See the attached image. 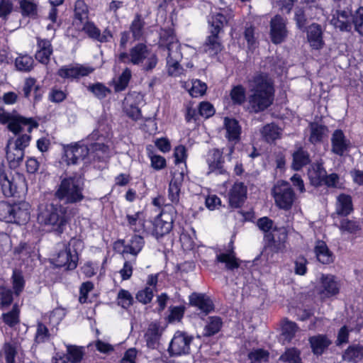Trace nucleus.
<instances>
[{
  "label": "nucleus",
  "mask_w": 363,
  "mask_h": 363,
  "mask_svg": "<svg viewBox=\"0 0 363 363\" xmlns=\"http://www.w3.org/2000/svg\"><path fill=\"white\" fill-rule=\"evenodd\" d=\"M183 180V173H174L168 189V197L173 203H177L179 201V195Z\"/></svg>",
  "instance_id": "bb28decb"
},
{
  "label": "nucleus",
  "mask_w": 363,
  "mask_h": 363,
  "mask_svg": "<svg viewBox=\"0 0 363 363\" xmlns=\"http://www.w3.org/2000/svg\"><path fill=\"white\" fill-rule=\"evenodd\" d=\"M251 94L248 96L249 110L259 113L272 105L274 96V82L266 73L257 72L247 80Z\"/></svg>",
  "instance_id": "f257e3e1"
},
{
  "label": "nucleus",
  "mask_w": 363,
  "mask_h": 363,
  "mask_svg": "<svg viewBox=\"0 0 363 363\" xmlns=\"http://www.w3.org/2000/svg\"><path fill=\"white\" fill-rule=\"evenodd\" d=\"M353 26L355 30L363 35V7L357 9L353 16Z\"/></svg>",
  "instance_id": "774afa93"
},
{
  "label": "nucleus",
  "mask_w": 363,
  "mask_h": 363,
  "mask_svg": "<svg viewBox=\"0 0 363 363\" xmlns=\"http://www.w3.org/2000/svg\"><path fill=\"white\" fill-rule=\"evenodd\" d=\"M223 49V46L220 43L218 34H213L207 38L203 45V50L211 57H214L220 52Z\"/></svg>",
  "instance_id": "c756f323"
},
{
  "label": "nucleus",
  "mask_w": 363,
  "mask_h": 363,
  "mask_svg": "<svg viewBox=\"0 0 363 363\" xmlns=\"http://www.w3.org/2000/svg\"><path fill=\"white\" fill-rule=\"evenodd\" d=\"M230 96L233 104L241 105L246 99L245 89L242 85L235 86L230 91Z\"/></svg>",
  "instance_id": "09e8293b"
},
{
  "label": "nucleus",
  "mask_w": 363,
  "mask_h": 363,
  "mask_svg": "<svg viewBox=\"0 0 363 363\" xmlns=\"http://www.w3.org/2000/svg\"><path fill=\"white\" fill-rule=\"evenodd\" d=\"M94 70V68L89 66L81 64H70L61 67L57 71V74L64 79L73 81L88 76Z\"/></svg>",
  "instance_id": "f8f14e48"
},
{
  "label": "nucleus",
  "mask_w": 363,
  "mask_h": 363,
  "mask_svg": "<svg viewBox=\"0 0 363 363\" xmlns=\"http://www.w3.org/2000/svg\"><path fill=\"white\" fill-rule=\"evenodd\" d=\"M323 30L318 23H312L306 30L307 40L314 50H320L324 46Z\"/></svg>",
  "instance_id": "4be33fe9"
},
{
  "label": "nucleus",
  "mask_w": 363,
  "mask_h": 363,
  "mask_svg": "<svg viewBox=\"0 0 363 363\" xmlns=\"http://www.w3.org/2000/svg\"><path fill=\"white\" fill-rule=\"evenodd\" d=\"M67 359L76 363L82 360L84 352L82 348L74 345H67Z\"/></svg>",
  "instance_id": "5fc2aeb1"
},
{
  "label": "nucleus",
  "mask_w": 363,
  "mask_h": 363,
  "mask_svg": "<svg viewBox=\"0 0 363 363\" xmlns=\"http://www.w3.org/2000/svg\"><path fill=\"white\" fill-rule=\"evenodd\" d=\"M23 15L33 16L37 13V4L33 0H22L20 2Z\"/></svg>",
  "instance_id": "69168bd1"
},
{
  "label": "nucleus",
  "mask_w": 363,
  "mask_h": 363,
  "mask_svg": "<svg viewBox=\"0 0 363 363\" xmlns=\"http://www.w3.org/2000/svg\"><path fill=\"white\" fill-rule=\"evenodd\" d=\"M224 126L226 130V138L229 141H237L240 138L241 127L237 120L234 118H225Z\"/></svg>",
  "instance_id": "2f4dec72"
},
{
  "label": "nucleus",
  "mask_w": 363,
  "mask_h": 363,
  "mask_svg": "<svg viewBox=\"0 0 363 363\" xmlns=\"http://www.w3.org/2000/svg\"><path fill=\"white\" fill-rule=\"evenodd\" d=\"M207 89L205 83L199 79H195L191 82V86L189 90L190 95L193 97H199L203 96Z\"/></svg>",
  "instance_id": "bf43d9fd"
},
{
  "label": "nucleus",
  "mask_w": 363,
  "mask_h": 363,
  "mask_svg": "<svg viewBox=\"0 0 363 363\" xmlns=\"http://www.w3.org/2000/svg\"><path fill=\"white\" fill-rule=\"evenodd\" d=\"M352 1H347L345 4H338L337 9L333 15L330 23L341 31H350L353 26Z\"/></svg>",
  "instance_id": "6e6552de"
},
{
  "label": "nucleus",
  "mask_w": 363,
  "mask_h": 363,
  "mask_svg": "<svg viewBox=\"0 0 363 363\" xmlns=\"http://www.w3.org/2000/svg\"><path fill=\"white\" fill-rule=\"evenodd\" d=\"M88 7L82 0H77L74 5V17L75 21L83 23L88 18Z\"/></svg>",
  "instance_id": "8fccbe9b"
},
{
  "label": "nucleus",
  "mask_w": 363,
  "mask_h": 363,
  "mask_svg": "<svg viewBox=\"0 0 363 363\" xmlns=\"http://www.w3.org/2000/svg\"><path fill=\"white\" fill-rule=\"evenodd\" d=\"M99 267V262L87 261L81 267V271L86 278H90L97 274Z\"/></svg>",
  "instance_id": "13d9d810"
},
{
  "label": "nucleus",
  "mask_w": 363,
  "mask_h": 363,
  "mask_svg": "<svg viewBox=\"0 0 363 363\" xmlns=\"http://www.w3.org/2000/svg\"><path fill=\"white\" fill-rule=\"evenodd\" d=\"M90 150L87 145L76 143L74 145H69L65 147V160L68 164H75L79 160H84L89 156Z\"/></svg>",
  "instance_id": "a211bd4d"
},
{
  "label": "nucleus",
  "mask_w": 363,
  "mask_h": 363,
  "mask_svg": "<svg viewBox=\"0 0 363 363\" xmlns=\"http://www.w3.org/2000/svg\"><path fill=\"white\" fill-rule=\"evenodd\" d=\"M315 253L318 260L323 264H330L333 261V255L328 249L326 243L318 240L315 246Z\"/></svg>",
  "instance_id": "72a5a7b5"
},
{
  "label": "nucleus",
  "mask_w": 363,
  "mask_h": 363,
  "mask_svg": "<svg viewBox=\"0 0 363 363\" xmlns=\"http://www.w3.org/2000/svg\"><path fill=\"white\" fill-rule=\"evenodd\" d=\"M30 140V135L26 133L9 140L6 157L10 168L16 169L20 166L24 157L25 149L28 147Z\"/></svg>",
  "instance_id": "39448f33"
},
{
  "label": "nucleus",
  "mask_w": 363,
  "mask_h": 363,
  "mask_svg": "<svg viewBox=\"0 0 363 363\" xmlns=\"http://www.w3.org/2000/svg\"><path fill=\"white\" fill-rule=\"evenodd\" d=\"M34 65L33 57L27 54L19 55L15 60V66L18 71L30 72Z\"/></svg>",
  "instance_id": "37998d69"
},
{
  "label": "nucleus",
  "mask_w": 363,
  "mask_h": 363,
  "mask_svg": "<svg viewBox=\"0 0 363 363\" xmlns=\"http://www.w3.org/2000/svg\"><path fill=\"white\" fill-rule=\"evenodd\" d=\"M193 337L186 333L177 331L172 338L168 347V352L171 357H178L188 354L190 352V345Z\"/></svg>",
  "instance_id": "1a4fd4ad"
},
{
  "label": "nucleus",
  "mask_w": 363,
  "mask_h": 363,
  "mask_svg": "<svg viewBox=\"0 0 363 363\" xmlns=\"http://www.w3.org/2000/svg\"><path fill=\"white\" fill-rule=\"evenodd\" d=\"M331 151L339 156H342L350 147V141L347 139L341 130H335L331 137Z\"/></svg>",
  "instance_id": "5701e85b"
},
{
  "label": "nucleus",
  "mask_w": 363,
  "mask_h": 363,
  "mask_svg": "<svg viewBox=\"0 0 363 363\" xmlns=\"http://www.w3.org/2000/svg\"><path fill=\"white\" fill-rule=\"evenodd\" d=\"M309 141L313 144L320 143L328 132V128L318 123H311Z\"/></svg>",
  "instance_id": "c9c22d12"
},
{
  "label": "nucleus",
  "mask_w": 363,
  "mask_h": 363,
  "mask_svg": "<svg viewBox=\"0 0 363 363\" xmlns=\"http://www.w3.org/2000/svg\"><path fill=\"white\" fill-rule=\"evenodd\" d=\"M150 51L143 43H138L130 50V52H121L118 60L123 63H131L135 65L143 63Z\"/></svg>",
  "instance_id": "2eb2a0df"
},
{
  "label": "nucleus",
  "mask_w": 363,
  "mask_h": 363,
  "mask_svg": "<svg viewBox=\"0 0 363 363\" xmlns=\"http://www.w3.org/2000/svg\"><path fill=\"white\" fill-rule=\"evenodd\" d=\"M216 261L225 263L228 270L237 269L240 264V261L236 257L235 252L233 250L217 255Z\"/></svg>",
  "instance_id": "f704fd0d"
},
{
  "label": "nucleus",
  "mask_w": 363,
  "mask_h": 363,
  "mask_svg": "<svg viewBox=\"0 0 363 363\" xmlns=\"http://www.w3.org/2000/svg\"><path fill=\"white\" fill-rule=\"evenodd\" d=\"M123 259V266L120 269L119 274L122 280H128L133 274V266L136 263V259L134 257H128Z\"/></svg>",
  "instance_id": "3c124183"
},
{
  "label": "nucleus",
  "mask_w": 363,
  "mask_h": 363,
  "mask_svg": "<svg viewBox=\"0 0 363 363\" xmlns=\"http://www.w3.org/2000/svg\"><path fill=\"white\" fill-rule=\"evenodd\" d=\"M84 182L76 176L62 178L56 187L55 196L60 201L67 204H74L82 201L84 199L83 194Z\"/></svg>",
  "instance_id": "7ed1b4c3"
},
{
  "label": "nucleus",
  "mask_w": 363,
  "mask_h": 363,
  "mask_svg": "<svg viewBox=\"0 0 363 363\" xmlns=\"http://www.w3.org/2000/svg\"><path fill=\"white\" fill-rule=\"evenodd\" d=\"M222 325L223 321L220 317H208L206 320V323L203 329V335L210 337L218 333L220 330Z\"/></svg>",
  "instance_id": "4c0bfd02"
},
{
  "label": "nucleus",
  "mask_w": 363,
  "mask_h": 363,
  "mask_svg": "<svg viewBox=\"0 0 363 363\" xmlns=\"http://www.w3.org/2000/svg\"><path fill=\"white\" fill-rule=\"evenodd\" d=\"M72 216V211L62 204L46 203L40 205L37 220L39 224L61 234Z\"/></svg>",
  "instance_id": "f03ea898"
},
{
  "label": "nucleus",
  "mask_w": 363,
  "mask_h": 363,
  "mask_svg": "<svg viewBox=\"0 0 363 363\" xmlns=\"http://www.w3.org/2000/svg\"><path fill=\"white\" fill-rule=\"evenodd\" d=\"M162 330L160 324L156 322L150 323L144 335L147 347L155 349L159 345Z\"/></svg>",
  "instance_id": "393cba45"
},
{
  "label": "nucleus",
  "mask_w": 363,
  "mask_h": 363,
  "mask_svg": "<svg viewBox=\"0 0 363 363\" xmlns=\"http://www.w3.org/2000/svg\"><path fill=\"white\" fill-rule=\"evenodd\" d=\"M309 342L312 350L315 354H321L330 344V341L325 336L321 335L311 337Z\"/></svg>",
  "instance_id": "58836bf2"
},
{
  "label": "nucleus",
  "mask_w": 363,
  "mask_h": 363,
  "mask_svg": "<svg viewBox=\"0 0 363 363\" xmlns=\"http://www.w3.org/2000/svg\"><path fill=\"white\" fill-rule=\"evenodd\" d=\"M128 227L134 232L141 233L145 230V218L141 211L125 216Z\"/></svg>",
  "instance_id": "7c9ffc66"
},
{
  "label": "nucleus",
  "mask_w": 363,
  "mask_h": 363,
  "mask_svg": "<svg viewBox=\"0 0 363 363\" xmlns=\"http://www.w3.org/2000/svg\"><path fill=\"white\" fill-rule=\"evenodd\" d=\"M326 174V171L322 164L317 163L312 167V169L308 171V177L311 183L313 186H319L323 183V181Z\"/></svg>",
  "instance_id": "ea45409f"
},
{
  "label": "nucleus",
  "mask_w": 363,
  "mask_h": 363,
  "mask_svg": "<svg viewBox=\"0 0 363 363\" xmlns=\"http://www.w3.org/2000/svg\"><path fill=\"white\" fill-rule=\"evenodd\" d=\"M180 48L181 46L178 41L169 43L166 47L168 54L167 57V72L173 77H178L183 72V68L179 64L182 59Z\"/></svg>",
  "instance_id": "9d476101"
},
{
  "label": "nucleus",
  "mask_w": 363,
  "mask_h": 363,
  "mask_svg": "<svg viewBox=\"0 0 363 363\" xmlns=\"http://www.w3.org/2000/svg\"><path fill=\"white\" fill-rule=\"evenodd\" d=\"M145 22L140 15L137 14L132 21L130 30L135 40H139L143 33Z\"/></svg>",
  "instance_id": "de8ad7c7"
},
{
  "label": "nucleus",
  "mask_w": 363,
  "mask_h": 363,
  "mask_svg": "<svg viewBox=\"0 0 363 363\" xmlns=\"http://www.w3.org/2000/svg\"><path fill=\"white\" fill-rule=\"evenodd\" d=\"M31 207L26 201L13 203L0 202V220L18 225L26 224L30 218Z\"/></svg>",
  "instance_id": "20e7f679"
},
{
  "label": "nucleus",
  "mask_w": 363,
  "mask_h": 363,
  "mask_svg": "<svg viewBox=\"0 0 363 363\" xmlns=\"http://www.w3.org/2000/svg\"><path fill=\"white\" fill-rule=\"evenodd\" d=\"M152 147L148 145L146 147L147 154L150 160L151 167L155 170H160L166 167V160L162 156L156 155L152 151Z\"/></svg>",
  "instance_id": "a18cd8bd"
},
{
  "label": "nucleus",
  "mask_w": 363,
  "mask_h": 363,
  "mask_svg": "<svg viewBox=\"0 0 363 363\" xmlns=\"http://www.w3.org/2000/svg\"><path fill=\"white\" fill-rule=\"evenodd\" d=\"M206 162L208 165V174H224L226 173L225 169L223 168L224 160L223 152L220 150H211L207 155Z\"/></svg>",
  "instance_id": "412c9836"
},
{
  "label": "nucleus",
  "mask_w": 363,
  "mask_h": 363,
  "mask_svg": "<svg viewBox=\"0 0 363 363\" xmlns=\"http://www.w3.org/2000/svg\"><path fill=\"white\" fill-rule=\"evenodd\" d=\"M190 304L197 307L201 312L207 314L213 310L212 301L204 294L193 293L189 296Z\"/></svg>",
  "instance_id": "c85d7f7f"
},
{
  "label": "nucleus",
  "mask_w": 363,
  "mask_h": 363,
  "mask_svg": "<svg viewBox=\"0 0 363 363\" xmlns=\"http://www.w3.org/2000/svg\"><path fill=\"white\" fill-rule=\"evenodd\" d=\"M353 211L352 201L350 196L341 194L337 197L336 213L347 216Z\"/></svg>",
  "instance_id": "473e14b6"
},
{
  "label": "nucleus",
  "mask_w": 363,
  "mask_h": 363,
  "mask_svg": "<svg viewBox=\"0 0 363 363\" xmlns=\"http://www.w3.org/2000/svg\"><path fill=\"white\" fill-rule=\"evenodd\" d=\"M340 283L332 274H322L318 292L322 298H330L339 294Z\"/></svg>",
  "instance_id": "f3484780"
},
{
  "label": "nucleus",
  "mask_w": 363,
  "mask_h": 363,
  "mask_svg": "<svg viewBox=\"0 0 363 363\" xmlns=\"http://www.w3.org/2000/svg\"><path fill=\"white\" fill-rule=\"evenodd\" d=\"M288 35L286 19L276 15L270 21V38L274 44H280L285 40Z\"/></svg>",
  "instance_id": "dca6fc26"
},
{
  "label": "nucleus",
  "mask_w": 363,
  "mask_h": 363,
  "mask_svg": "<svg viewBox=\"0 0 363 363\" xmlns=\"http://www.w3.org/2000/svg\"><path fill=\"white\" fill-rule=\"evenodd\" d=\"M323 182L328 187L340 189L342 186L339 175L335 173L325 174Z\"/></svg>",
  "instance_id": "338daca9"
},
{
  "label": "nucleus",
  "mask_w": 363,
  "mask_h": 363,
  "mask_svg": "<svg viewBox=\"0 0 363 363\" xmlns=\"http://www.w3.org/2000/svg\"><path fill=\"white\" fill-rule=\"evenodd\" d=\"M82 30L89 38L101 43L110 42L113 38V33L108 28H106L101 33L93 22L86 21L83 25Z\"/></svg>",
  "instance_id": "6ab92c4d"
},
{
  "label": "nucleus",
  "mask_w": 363,
  "mask_h": 363,
  "mask_svg": "<svg viewBox=\"0 0 363 363\" xmlns=\"http://www.w3.org/2000/svg\"><path fill=\"white\" fill-rule=\"evenodd\" d=\"M24 126H27L26 131L30 133L34 128L38 127V123L32 118L20 117L18 119H12L8 125L10 131L18 135L24 130Z\"/></svg>",
  "instance_id": "cd10ccee"
},
{
  "label": "nucleus",
  "mask_w": 363,
  "mask_h": 363,
  "mask_svg": "<svg viewBox=\"0 0 363 363\" xmlns=\"http://www.w3.org/2000/svg\"><path fill=\"white\" fill-rule=\"evenodd\" d=\"M246 196L247 186L242 182H235L228 194L229 205L232 208H240L245 202Z\"/></svg>",
  "instance_id": "aec40b11"
},
{
  "label": "nucleus",
  "mask_w": 363,
  "mask_h": 363,
  "mask_svg": "<svg viewBox=\"0 0 363 363\" xmlns=\"http://www.w3.org/2000/svg\"><path fill=\"white\" fill-rule=\"evenodd\" d=\"M20 309L17 304H14L11 311L2 314L1 318L4 323L8 326L13 328L20 322Z\"/></svg>",
  "instance_id": "c03bdc74"
},
{
  "label": "nucleus",
  "mask_w": 363,
  "mask_h": 363,
  "mask_svg": "<svg viewBox=\"0 0 363 363\" xmlns=\"http://www.w3.org/2000/svg\"><path fill=\"white\" fill-rule=\"evenodd\" d=\"M144 244V239L142 236H133L130 241L123 246V250L121 253L123 258L126 259L128 257H134L135 259H136V257L142 250Z\"/></svg>",
  "instance_id": "b1692460"
},
{
  "label": "nucleus",
  "mask_w": 363,
  "mask_h": 363,
  "mask_svg": "<svg viewBox=\"0 0 363 363\" xmlns=\"http://www.w3.org/2000/svg\"><path fill=\"white\" fill-rule=\"evenodd\" d=\"M154 292L155 291L152 289V288L145 287L144 289L138 291L135 298L139 302L143 304H147L152 301L154 296Z\"/></svg>",
  "instance_id": "e2e57ef3"
},
{
  "label": "nucleus",
  "mask_w": 363,
  "mask_h": 363,
  "mask_svg": "<svg viewBox=\"0 0 363 363\" xmlns=\"http://www.w3.org/2000/svg\"><path fill=\"white\" fill-rule=\"evenodd\" d=\"M118 304L123 308H128L133 302L131 294L125 289H121L118 294Z\"/></svg>",
  "instance_id": "680f3d73"
},
{
  "label": "nucleus",
  "mask_w": 363,
  "mask_h": 363,
  "mask_svg": "<svg viewBox=\"0 0 363 363\" xmlns=\"http://www.w3.org/2000/svg\"><path fill=\"white\" fill-rule=\"evenodd\" d=\"M90 91L99 99H103L111 92L110 89L101 83H96L88 86Z\"/></svg>",
  "instance_id": "6e6d98bb"
},
{
  "label": "nucleus",
  "mask_w": 363,
  "mask_h": 363,
  "mask_svg": "<svg viewBox=\"0 0 363 363\" xmlns=\"http://www.w3.org/2000/svg\"><path fill=\"white\" fill-rule=\"evenodd\" d=\"M311 162L310 156L306 150L300 147L293 153L292 168L294 170H300L303 167L307 165Z\"/></svg>",
  "instance_id": "e433bc0d"
},
{
  "label": "nucleus",
  "mask_w": 363,
  "mask_h": 363,
  "mask_svg": "<svg viewBox=\"0 0 363 363\" xmlns=\"http://www.w3.org/2000/svg\"><path fill=\"white\" fill-rule=\"evenodd\" d=\"M132 73L129 68H125L118 78L114 82L115 91L119 92L125 90L131 79Z\"/></svg>",
  "instance_id": "49530a36"
},
{
  "label": "nucleus",
  "mask_w": 363,
  "mask_h": 363,
  "mask_svg": "<svg viewBox=\"0 0 363 363\" xmlns=\"http://www.w3.org/2000/svg\"><path fill=\"white\" fill-rule=\"evenodd\" d=\"M261 134L266 141L272 142L280 138L281 129L274 123H269L262 128Z\"/></svg>",
  "instance_id": "79ce46f5"
},
{
  "label": "nucleus",
  "mask_w": 363,
  "mask_h": 363,
  "mask_svg": "<svg viewBox=\"0 0 363 363\" xmlns=\"http://www.w3.org/2000/svg\"><path fill=\"white\" fill-rule=\"evenodd\" d=\"M339 228L341 231L352 234H354L361 230V226L357 221L349 219H342Z\"/></svg>",
  "instance_id": "4d7b16f0"
},
{
  "label": "nucleus",
  "mask_w": 363,
  "mask_h": 363,
  "mask_svg": "<svg viewBox=\"0 0 363 363\" xmlns=\"http://www.w3.org/2000/svg\"><path fill=\"white\" fill-rule=\"evenodd\" d=\"M298 327L294 322L288 320H284L281 325V335L284 337L285 340L290 341L295 335Z\"/></svg>",
  "instance_id": "603ef678"
},
{
  "label": "nucleus",
  "mask_w": 363,
  "mask_h": 363,
  "mask_svg": "<svg viewBox=\"0 0 363 363\" xmlns=\"http://www.w3.org/2000/svg\"><path fill=\"white\" fill-rule=\"evenodd\" d=\"M89 156L94 160H104L108 157V147L104 143H95L90 145Z\"/></svg>",
  "instance_id": "a19ab883"
},
{
  "label": "nucleus",
  "mask_w": 363,
  "mask_h": 363,
  "mask_svg": "<svg viewBox=\"0 0 363 363\" xmlns=\"http://www.w3.org/2000/svg\"><path fill=\"white\" fill-rule=\"evenodd\" d=\"M232 17L231 12L228 9H218L215 11H211L208 17L211 33L219 34Z\"/></svg>",
  "instance_id": "4468645a"
},
{
  "label": "nucleus",
  "mask_w": 363,
  "mask_h": 363,
  "mask_svg": "<svg viewBox=\"0 0 363 363\" xmlns=\"http://www.w3.org/2000/svg\"><path fill=\"white\" fill-rule=\"evenodd\" d=\"M273 197L277 206L285 211L291 208L296 197L290 184L279 182L273 189Z\"/></svg>",
  "instance_id": "0eeeda50"
},
{
  "label": "nucleus",
  "mask_w": 363,
  "mask_h": 363,
  "mask_svg": "<svg viewBox=\"0 0 363 363\" xmlns=\"http://www.w3.org/2000/svg\"><path fill=\"white\" fill-rule=\"evenodd\" d=\"M37 47L35 59L42 64H48L53 51L51 42L47 39L37 38Z\"/></svg>",
  "instance_id": "a878e982"
},
{
  "label": "nucleus",
  "mask_w": 363,
  "mask_h": 363,
  "mask_svg": "<svg viewBox=\"0 0 363 363\" xmlns=\"http://www.w3.org/2000/svg\"><path fill=\"white\" fill-rule=\"evenodd\" d=\"M279 360L287 363H302L300 352L296 348L287 349L279 357Z\"/></svg>",
  "instance_id": "864d4df0"
},
{
  "label": "nucleus",
  "mask_w": 363,
  "mask_h": 363,
  "mask_svg": "<svg viewBox=\"0 0 363 363\" xmlns=\"http://www.w3.org/2000/svg\"><path fill=\"white\" fill-rule=\"evenodd\" d=\"M13 288L16 295L18 296L25 286V281L22 274L18 271H13L12 275Z\"/></svg>",
  "instance_id": "0e129e2a"
},
{
  "label": "nucleus",
  "mask_w": 363,
  "mask_h": 363,
  "mask_svg": "<svg viewBox=\"0 0 363 363\" xmlns=\"http://www.w3.org/2000/svg\"><path fill=\"white\" fill-rule=\"evenodd\" d=\"M174 222V211H162L155 218L153 223L152 234L157 237H162L169 233L172 229Z\"/></svg>",
  "instance_id": "ddd939ff"
},
{
  "label": "nucleus",
  "mask_w": 363,
  "mask_h": 363,
  "mask_svg": "<svg viewBox=\"0 0 363 363\" xmlns=\"http://www.w3.org/2000/svg\"><path fill=\"white\" fill-rule=\"evenodd\" d=\"M269 356V352L262 349L254 350L248 354L251 363L266 362L268 361Z\"/></svg>",
  "instance_id": "052dcab7"
},
{
  "label": "nucleus",
  "mask_w": 363,
  "mask_h": 363,
  "mask_svg": "<svg viewBox=\"0 0 363 363\" xmlns=\"http://www.w3.org/2000/svg\"><path fill=\"white\" fill-rule=\"evenodd\" d=\"M23 181L24 179L22 175L18 173L13 174L9 169L0 167V185L5 196H13L17 192L18 182Z\"/></svg>",
  "instance_id": "9b49d317"
},
{
  "label": "nucleus",
  "mask_w": 363,
  "mask_h": 363,
  "mask_svg": "<svg viewBox=\"0 0 363 363\" xmlns=\"http://www.w3.org/2000/svg\"><path fill=\"white\" fill-rule=\"evenodd\" d=\"M82 242L77 239H71L68 246L60 251L56 257L52 259V264L58 268H64L65 270H73L77 266L79 260L78 253L76 249H71L70 246L73 247L81 245Z\"/></svg>",
  "instance_id": "423d86ee"
}]
</instances>
